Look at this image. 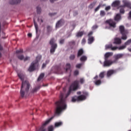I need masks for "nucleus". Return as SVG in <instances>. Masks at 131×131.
Segmentation results:
<instances>
[{
	"instance_id": "obj_1",
	"label": "nucleus",
	"mask_w": 131,
	"mask_h": 131,
	"mask_svg": "<svg viewBox=\"0 0 131 131\" xmlns=\"http://www.w3.org/2000/svg\"><path fill=\"white\" fill-rule=\"evenodd\" d=\"M79 88V81L77 80H75L70 85L66 98H64L63 97V94H61L60 100L55 103V105H56L55 111L56 114L59 115V114L62 112V110H66L67 108V105L66 104V98L68 96H69V95H70V94H71V92H72V91H77Z\"/></svg>"
},
{
	"instance_id": "obj_2",
	"label": "nucleus",
	"mask_w": 131,
	"mask_h": 131,
	"mask_svg": "<svg viewBox=\"0 0 131 131\" xmlns=\"http://www.w3.org/2000/svg\"><path fill=\"white\" fill-rule=\"evenodd\" d=\"M19 78L21 80L22 83L20 88V96L21 98H24L25 94L28 93L29 89H30V83L27 80L24 81L25 78V75L22 73H19L17 74Z\"/></svg>"
},
{
	"instance_id": "obj_3",
	"label": "nucleus",
	"mask_w": 131,
	"mask_h": 131,
	"mask_svg": "<svg viewBox=\"0 0 131 131\" xmlns=\"http://www.w3.org/2000/svg\"><path fill=\"white\" fill-rule=\"evenodd\" d=\"M41 58L42 56L40 55H38L36 57V60L33 61L31 63L30 67L28 69V71H29V72H32V71H34V70H35V69L38 67V66L39 65L38 62H39V61H40Z\"/></svg>"
},
{
	"instance_id": "obj_4",
	"label": "nucleus",
	"mask_w": 131,
	"mask_h": 131,
	"mask_svg": "<svg viewBox=\"0 0 131 131\" xmlns=\"http://www.w3.org/2000/svg\"><path fill=\"white\" fill-rule=\"evenodd\" d=\"M83 95H81L79 96H75L72 97L71 101L73 103H75V102H79L80 101H84L86 99V97L89 96V93L85 91L82 92Z\"/></svg>"
},
{
	"instance_id": "obj_5",
	"label": "nucleus",
	"mask_w": 131,
	"mask_h": 131,
	"mask_svg": "<svg viewBox=\"0 0 131 131\" xmlns=\"http://www.w3.org/2000/svg\"><path fill=\"white\" fill-rule=\"evenodd\" d=\"M55 41H56V40H55L54 38H52L50 41V45L51 46V49L50 50L51 54L55 53V51L58 47L57 43H55Z\"/></svg>"
},
{
	"instance_id": "obj_6",
	"label": "nucleus",
	"mask_w": 131,
	"mask_h": 131,
	"mask_svg": "<svg viewBox=\"0 0 131 131\" xmlns=\"http://www.w3.org/2000/svg\"><path fill=\"white\" fill-rule=\"evenodd\" d=\"M113 63H114L113 61L108 59H104V61L103 62V67H109L111 66Z\"/></svg>"
},
{
	"instance_id": "obj_7",
	"label": "nucleus",
	"mask_w": 131,
	"mask_h": 131,
	"mask_svg": "<svg viewBox=\"0 0 131 131\" xmlns=\"http://www.w3.org/2000/svg\"><path fill=\"white\" fill-rule=\"evenodd\" d=\"M106 23L109 24L110 27H113V28H115L116 27V23H115V21L112 19L106 20Z\"/></svg>"
},
{
	"instance_id": "obj_8",
	"label": "nucleus",
	"mask_w": 131,
	"mask_h": 131,
	"mask_svg": "<svg viewBox=\"0 0 131 131\" xmlns=\"http://www.w3.org/2000/svg\"><path fill=\"white\" fill-rule=\"evenodd\" d=\"M64 23H65V21L63 19H60L56 23V28H60V27L64 25Z\"/></svg>"
},
{
	"instance_id": "obj_9",
	"label": "nucleus",
	"mask_w": 131,
	"mask_h": 131,
	"mask_svg": "<svg viewBox=\"0 0 131 131\" xmlns=\"http://www.w3.org/2000/svg\"><path fill=\"white\" fill-rule=\"evenodd\" d=\"M124 55L123 54H118L117 55H115L114 56V58L115 60H113L114 63H116L117 61H118L119 59H121L122 57H123Z\"/></svg>"
},
{
	"instance_id": "obj_10",
	"label": "nucleus",
	"mask_w": 131,
	"mask_h": 131,
	"mask_svg": "<svg viewBox=\"0 0 131 131\" xmlns=\"http://www.w3.org/2000/svg\"><path fill=\"white\" fill-rule=\"evenodd\" d=\"M98 75H96L95 77L94 78V79L95 80V81H94L95 84L96 85H100L102 83V81L101 79H98Z\"/></svg>"
},
{
	"instance_id": "obj_11",
	"label": "nucleus",
	"mask_w": 131,
	"mask_h": 131,
	"mask_svg": "<svg viewBox=\"0 0 131 131\" xmlns=\"http://www.w3.org/2000/svg\"><path fill=\"white\" fill-rule=\"evenodd\" d=\"M123 8H128V9H131V3L129 2L126 1H123Z\"/></svg>"
},
{
	"instance_id": "obj_12",
	"label": "nucleus",
	"mask_w": 131,
	"mask_h": 131,
	"mask_svg": "<svg viewBox=\"0 0 131 131\" xmlns=\"http://www.w3.org/2000/svg\"><path fill=\"white\" fill-rule=\"evenodd\" d=\"M121 39L118 37H116L114 38V41L113 42V43L115 45H121Z\"/></svg>"
},
{
	"instance_id": "obj_13",
	"label": "nucleus",
	"mask_w": 131,
	"mask_h": 131,
	"mask_svg": "<svg viewBox=\"0 0 131 131\" xmlns=\"http://www.w3.org/2000/svg\"><path fill=\"white\" fill-rule=\"evenodd\" d=\"M119 31L121 34H123L124 33H127V31L124 29V26H120L119 27Z\"/></svg>"
},
{
	"instance_id": "obj_14",
	"label": "nucleus",
	"mask_w": 131,
	"mask_h": 131,
	"mask_svg": "<svg viewBox=\"0 0 131 131\" xmlns=\"http://www.w3.org/2000/svg\"><path fill=\"white\" fill-rule=\"evenodd\" d=\"M115 72H116L115 71L113 70H108L107 72V74H106L107 77H110V76H111V75H113V74H114Z\"/></svg>"
},
{
	"instance_id": "obj_15",
	"label": "nucleus",
	"mask_w": 131,
	"mask_h": 131,
	"mask_svg": "<svg viewBox=\"0 0 131 131\" xmlns=\"http://www.w3.org/2000/svg\"><path fill=\"white\" fill-rule=\"evenodd\" d=\"M21 0H10L9 4L10 5H17V4H20Z\"/></svg>"
},
{
	"instance_id": "obj_16",
	"label": "nucleus",
	"mask_w": 131,
	"mask_h": 131,
	"mask_svg": "<svg viewBox=\"0 0 131 131\" xmlns=\"http://www.w3.org/2000/svg\"><path fill=\"white\" fill-rule=\"evenodd\" d=\"M111 56H113V53L112 52L106 53L104 55V60H108V58H109V57H111Z\"/></svg>"
},
{
	"instance_id": "obj_17",
	"label": "nucleus",
	"mask_w": 131,
	"mask_h": 131,
	"mask_svg": "<svg viewBox=\"0 0 131 131\" xmlns=\"http://www.w3.org/2000/svg\"><path fill=\"white\" fill-rule=\"evenodd\" d=\"M120 5V1H116L113 3L112 4V7H118Z\"/></svg>"
},
{
	"instance_id": "obj_18",
	"label": "nucleus",
	"mask_w": 131,
	"mask_h": 131,
	"mask_svg": "<svg viewBox=\"0 0 131 131\" xmlns=\"http://www.w3.org/2000/svg\"><path fill=\"white\" fill-rule=\"evenodd\" d=\"M121 19V15H120V14H116V15L114 18L115 21L118 22V21L120 20Z\"/></svg>"
},
{
	"instance_id": "obj_19",
	"label": "nucleus",
	"mask_w": 131,
	"mask_h": 131,
	"mask_svg": "<svg viewBox=\"0 0 131 131\" xmlns=\"http://www.w3.org/2000/svg\"><path fill=\"white\" fill-rule=\"evenodd\" d=\"M63 125V122L61 121L56 122L54 124L55 127H60V126H62Z\"/></svg>"
},
{
	"instance_id": "obj_20",
	"label": "nucleus",
	"mask_w": 131,
	"mask_h": 131,
	"mask_svg": "<svg viewBox=\"0 0 131 131\" xmlns=\"http://www.w3.org/2000/svg\"><path fill=\"white\" fill-rule=\"evenodd\" d=\"M83 50L82 49H80V50H79V51H78V53H77V57L78 58V57H80L81 55H83Z\"/></svg>"
},
{
	"instance_id": "obj_21",
	"label": "nucleus",
	"mask_w": 131,
	"mask_h": 131,
	"mask_svg": "<svg viewBox=\"0 0 131 131\" xmlns=\"http://www.w3.org/2000/svg\"><path fill=\"white\" fill-rule=\"evenodd\" d=\"M95 40V39L94 38V37H89L88 39V43L89 45H91L94 42V41Z\"/></svg>"
},
{
	"instance_id": "obj_22",
	"label": "nucleus",
	"mask_w": 131,
	"mask_h": 131,
	"mask_svg": "<svg viewBox=\"0 0 131 131\" xmlns=\"http://www.w3.org/2000/svg\"><path fill=\"white\" fill-rule=\"evenodd\" d=\"M88 60V57L85 55L82 56L80 58V61L81 62H85Z\"/></svg>"
},
{
	"instance_id": "obj_23",
	"label": "nucleus",
	"mask_w": 131,
	"mask_h": 131,
	"mask_svg": "<svg viewBox=\"0 0 131 131\" xmlns=\"http://www.w3.org/2000/svg\"><path fill=\"white\" fill-rule=\"evenodd\" d=\"M121 34H122L121 39H123V40H126V39H127V36L126 35L127 33H124Z\"/></svg>"
},
{
	"instance_id": "obj_24",
	"label": "nucleus",
	"mask_w": 131,
	"mask_h": 131,
	"mask_svg": "<svg viewBox=\"0 0 131 131\" xmlns=\"http://www.w3.org/2000/svg\"><path fill=\"white\" fill-rule=\"evenodd\" d=\"M40 89V86H38L37 87L35 88L34 89H32V93H36Z\"/></svg>"
},
{
	"instance_id": "obj_25",
	"label": "nucleus",
	"mask_w": 131,
	"mask_h": 131,
	"mask_svg": "<svg viewBox=\"0 0 131 131\" xmlns=\"http://www.w3.org/2000/svg\"><path fill=\"white\" fill-rule=\"evenodd\" d=\"M43 77H45V74L41 73L39 75V77L38 78V79H37L38 81H40V80H41V79H42Z\"/></svg>"
},
{
	"instance_id": "obj_26",
	"label": "nucleus",
	"mask_w": 131,
	"mask_h": 131,
	"mask_svg": "<svg viewBox=\"0 0 131 131\" xmlns=\"http://www.w3.org/2000/svg\"><path fill=\"white\" fill-rule=\"evenodd\" d=\"M120 8H121L120 9V13L121 14H124V13L125 12L124 11V7H123V6H120Z\"/></svg>"
},
{
	"instance_id": "obj_27",
	"label": "nucleus",
	"mask_w": 131,
	"mask_h": 131,
	"mask_svg": "<svg viewBox=\"0 0 131 131\" xmlns=\"http://www.w3.org/2000/svg\"><path fill=\"white\" fill-rule=\"evenodd\" d=\"M34 24L36 30V32L37 33V31L38 30V26L37 25V24L36 22H35V20L34 19Z\"/></svg>"
},
{
	"instance_id": "obj_28",
	"label": "nucleus",
	"mask_w": 131,
	"mask_h": 131,
	"mask_svg": "<svg viewBox=\"0 0 131 131\" xmlns=\"http://www.w3.org/2000/svg\"><path fill=\"white\" fill-rule=\"evenodd\" d=\"M96 4H97V2H93L91 3L89 6V9H93V8L96 6Z\"/></svg>"
},
{
	"instance_id": "obj_29",
	"label": "nucleus",
	"mask_w": 131,
	"mask_h": 131,
	"mask_svg": "<svg viewBox=\"0 0 131 131\" xmlns=\"http://www.w3.org/2000/svg\"><path fill=\"white\" fill-rule=\"evenodd\" d=\"M83 33L84 32L81 31V32H79L77 33L76 36L77 37H81V36H82V35H83Z\"/></svg>"
},
{
	"instance_id": "obj_30",
	"label": "nucleus",
	"mask_w": 131,
	"mask_h": 131,
	"mask_svg": "<svg viewBox=\"0 0 131 131\" xmlns=\"http://www.w3.org/2000/svg\"><path fill=\"white\" fill-rule=\"evenodd\" d=\"M70 68H71V65L70 64V63H67L66 66V71H67L70 70Z\"/></svg>"
},
{
	"instance_id": "obj_31",
	"label": "nucleus",
	"mask_w": 131,
	"mask_h": 131,
	"mask_svg": "<svg viewBox=\"0 0 131 131\" xmlns=\"http://www.w3.org/2000/svg\"><path fill=\"white\" fill-rule=\"evenodd\" d=\"M105 72H102L100 73L99 74V77L100 78H104V77H105Z\"/></svg>"
},
{
	"instance_id": "obj_32",
	"label": "nucleus",
	"mask_w": 131,
	"mask_h": 131,
	"mask_svg": "<svg viewBox=\"0 0 131 131\" xmlns=\"http://www.w3.org/2000/svg\"><path fill=\"white\" fill-rule=\"evenodd\" d=\"M131 44V38L129 39L128 40H127L125 43L124 45L125 46H126V47L127 46H129V45Z\"/></svg>"
},
{
	"instance_id": "obj_33",
	"label": "nucleus",
	"mask_w": 131,
	"mask_h": 131,
	"mask_svg": "<svg viewBox=\"0 0 131 131\" xmlns=\"http://www.w3.org/2000/svg\"><path fill=\"white\" fill-rule=\"evenodd\" d=\"M70 60L73 61L74 59H75V55L74 54H71L69 57Z\"/></svg>"
},
{
	"instance_id": "obj_34",
	"label": "nucleus",
	"mask_w": 131,
	"mask_h": 131,
	"mask_svg": "<svg viewBox=\"0 0 131 131\" xmlns=\"http://www.w3.org/2000/svg\"><path fill=\"white\" fill-rule=\"evenodd\" d=\"M126 48V46L124 44V45L118 47V49L119 51H121V50H124Z\"/></svg>"
},
{
	"instance_id": "obj_35",
	"label": "nucleus",
	"mask_w": 131,
	"mask_h": 131,
	"mask_svg": "<svg viewBox=\"0 0 131 131\" xmlns=\"http://www.w3.org/2000/svg\"><path fill=\"white\" fill-rule=\"evenodd\" d=\"M48 131H54V126L50 125L48 127Z\"/></svg>"
},
{
	"instance_id": "obj_36",
	"label": "nucleus",
	"mask_w": 131,
	"mask_h": 131,
	"mask_svg": "<svg viewBox=\"0 0 131 131\" xmlns=\"http://www.w3.org/2000/svg\"><path fill=\"white\" fill-rule=\"evenodd\" d=\"M112 44H110V45H106L105 46V49L106 50H108V49H112Z\"/></svg>"
},
{
	"instance_id": "obj_37",
	"label": "nucleus",
	"mask_w": 131,
	"mask_h": 131,
	"mask_svg": "<svg viewBox=\"0 0 131 131\" xmlns=\"http://www.w3.org/2000/svg\"><path fill=\"white\" fill-rule=\"evenodd\" d=\"M100 15L101 17H104V16H105V15H106V13H105V11H104V10H101L100 11Z\"/></svg>"
},
{
	"instance_id": "obj_38",
	"label": "nucleus",
	"mask_w": 131,
	"mask_h": 131,
	"mask_svg": "<svg viewBox=\"0 0 131 131\" xmlns=\"http://www.w3.org/2000/svg\"><path fill=\"white\" fill-rule=\"evenodd\" d=\"M37 14H40V13H41V8L39 7H37Z\"/></svg>"
},
{
	"instance_id": "obj_39",
	"label": "nucleus",
	"mask_w": 131,
	"mask_h": 131,
	"mask_svg": "<svg viewBox=\"0 0 131 131\" xmlns=\"http://www.w3.org/2000/svg\"><path fill=\"white\" fill-rule=\"evenodd\" d=\"M78 74H79V71L77 70H75L74 72V75L75 76H77V75H78Z\"/></svg>"
},
{
	"instance_id": "obj_40",
	"label": "nucleus",
	"mask_w": 131,
	"mask_h": 131,
	"mask_svg": "<svg viewBox=\"0 0 131 131\" xmlns=\"http://www.w3.org/2000/svg\"><path fill=\"white\" fill-rule=\"evenodd\" d=\"M80 84H83L84 83V79L83 78H81L80 79Z\"/></svg>"
},
{
	"instance_id": "obj_41",
	"label": "nucleus",
	"mask_w": 131,
	"mask_h": 131,
	"mask_svg": "<svg viewBox=\"0 0 131 131\" xmlns=\"http://www.w3.org/2000/svg\"><path fill=\"white\" fill-rule=\"evenodd\" d=\"M101 4H99L97 7H96L95 9V12H98V11H99V10H100V8H101Z\"/></svg>"
},
{
	"instance_id": "obj_42",
	"label": "nucleus",
	"mask_w": 131,
	"mask_h": 131,
	"mask_svg": "<svg viewBox=\"0 0 131 131\" xmlns=\"http://www.w3.org/2000/svg\"><path fill=\"white\" fill-rule=\"evenodd\" d=\"M48 63H49V61H46V63H44L42 64V69H43V68H46L47 66V64H48Z\"/></svg>"
},
{
	"instance_id": "obj_43",
	"label": "nucleus",
	"mask_w": 131,
	"mask_h": 131,
	"mask_svg": "<svg viewBox=\"0 0 131 131\" xmlns=\"http://www.w3.org/2000/svg\"><path fill=\"white\" fill-rule=\"evenodd\" d=\"M17 57L18 58V59H19V60H24V56H23V55H18L17 56Z\"/></svg>"
},
{
	"instance_id": "obj_44",
	"label": "nucleus",
	"mask_w": 131,
	"mask_h": 131,
	"mask_svg": "<svg viewBox=\"0 0 131 131\" xmlns=\"http://www.w3.org/2000/svg\"><path fill=\"white\" fill-rule=\"evenodd\" d=\"M82 66V63H79L76 64V68H80Z\"/></svg>"
},
{
	"instance_id": "obj_45",
	"label": "nucleus",
	"mask_w": 131,
	"mask_h": 131,
	"mask_svg": "<svg viewBox=\"0 0 131 131\" xmlns=\"http://www.w3.org/2000/svg\"><path fill=\"white\" fill-rule=\"evenodd\" d=\"M16 54H20L21 53H23V50L20 49L19 50H16Z\"/></svg>"
},
{
	"instance_id": "obj_46",
	"label": "nucleus",
	"mask_w": 131,
	"mask_h": 131,
	"mask_svg": "<svg viewBox=\"0 0 131 131\" xmlns=\"http://www.w3.org/2000/svg\"><path fill=\"white\" fill-rule=\"evenodd\" d=\"M118 49V47H113V46L112 47V51H116V50Z\"/></svg>"
},
{
	"instance_id": "obj_47",
	"label": "nucleus",
	"mask_w": 131,
	"mask_h": 131,
	"mask_svg": "<svg viewBox=\"0 0 131 131\" xmlns=\"http://www.w3.org/2000/svg\"><path fill=\"white\" fill-rule=\"evenodd\" d=\"M64 41H65L64 39H61L59 41V43H60V45H63V43H64Z\"/></svg>"
},
{
	"instance_id": "obj_48",
	"label": "nucleus",
	"mask_w": 131,
	"mask_h": 131,
	"mask_svg": "<svg viewBox=\"0 0 131 131\" xmlns=\"http://www.w3.org/2000/svg\"><path fill=\"white\" fill-rule=\"evenodd\" d=\"M98 28V26L97 25H94L92 27V30H95V29H97Z\"/></svg>"
},
{
	"instance_id": "obj_49",
	"label": "nucleus",
	"mask_w": 131,
	"mask_h": 131,
	"mask_svg": "<svg viewBox=\"0 0 131 131\" xmlns=\"http://www.w3.org/2000/svg\"><path fill=\"white\" fill-rule=\"evenodd\" d=\"M86 41L85 40V38H83L81 41L82 45H84V43H85Z\"/></svg>"
},
{
	"instance_id": "obj_50",
	"label": "nucleus",
	"mask_w": 131,
	"mask_h": 131,
	"mask_svg": "<svg viewBox=\"0 0 131 131\" xmlns=\"http://www.w3.org/2000/svg\"><path fill=\"white\" fill-rule=\"evenodd\" d=\"M110 9H111V7L110 6H107L106 7H105V11H109V10H110Z\"/></svg>"
},
{
	"instance_id": "obj_51",
	"label": "nucleus",
	"mask_w": 131,
	"mask_h": 131,
	"mask_svg": "<svg viewBox=\"0 0 131 131\" xmlns=\"http://www.w3.org/2000/svg\"><path fill=\"white\" fill-rule=\"evenodd\" d=\"M38 22H41V23H43V20H42V19H40L39 17L38 18Z\"/></svg>"
},
{
	"instance_id": "obj_52",
	"label": "nucleus",
	"mask_w": 131,
	"mask_h": 131,
	"mask_svg": "<svg viewBox=\"0 0 131 131\" xmlns=\"http://www.w3.org/2000/svg\"><path fill=\"white\" fill-rule=\"evenodd\" d=\"M91 35H93V31H91L89 33V34H88L89 37H91Z\"/></svg>"
},
{
	"instance_id": "obj_53",
	"label": "nucleus",
	"mask_w": 131,
	"mask_h": 131,
	"mask_svg": "<svg viewBox=\"0 0 131 131\" xmlns=\"http://www.w3.org/2000/svg\"><path fill=\"white\" fill-rule=\"evenodd\" d=\"M57 13H49V16H51V17H52V16H55V15H56Z\"/></svg>"
},
{
	"instance_id": "obj_54",
	"label": "nucleus",
	"mask_w": 131,
	"mask_h": 131,
	"mask_svg": "<svg viewBox=\"0 0 131 131\" xmlns=\"http://www.w3.org/2000/svg\"><path fill=\"white\" fill-rule=\"evenodd\" d=\"M24 61H27V60H29V57H26L25 58H24Z\"/></svg>"
},
{
	"instance_id": "obj_55",
	"label": "nucleus",
	"mask_w": 131,
	"mask_h": 131,
	"mask_svg": "<svg viewBox=\"0 0 131 131\" xmlns=\"http://www.w3.org/2000/svg\"><path fill=\"white\" fill-rule=\"evenodd\" d=\"M128 19H131V11L129 13V16L128 17Z\"/></svg>"
},
{
	"instance_id": "obj_56",
	"label": "nucleus",
	"mask_w": 131,
	"mask_h": 131,
	"mask_svg": "<svg viewBox=\"0 0 131 131\" xmlns=\"http://www.w3.org/2000/svg\"><path fill=\"white\" fill-rule=\"evenodd\" d=\"M50 29H51V27L50 26H47V31L49 32Z\"/></svg>"
},
{
	"instance_id": "obj_57",
	"label": "nucleus",
	"mask_w": 131,
	"mask_h": 131,
	"mask_svg": "<svg viewBox=\"0 0 131 131\" xmlns=\"http://www.w3.org/2000/svg\"><path fill=\"white\" fill-rule=\"evenodd\" d=\"M69 43L70 45H71V44L72 45H74V43H75V42L74 41H72L70 42Z\"/></svg>"
},
{
	"instance_id": "obj_58",
	"label": "nucleus",
	"mask_w": 131,
	"mask_h": 131,
	"mask_svg": "<svg viewBox=\"0 0 131 131\" xmlns=\"http://www.w3.org/2000/svg\"><path fill=\"white\" fill-rule=\"evenodd\" d=\"M4 50V48H3V46L0 44V51H3Z\"/></svg>"
},
{
	"instance_id": "obj_59",
	"label": "nucleus",
	"mask_w": 131,
	"mask_h": 131,
	"mask_svg": "<svg viewBox=\"0 0 131 131\" xmlns=\"http://www.w3.org/2000/svg\"><path fill=\"white\" fill-rule=\"evenodd\" d=\"M28 36L29 37H31V36H32V34H31V33H29V34H28Z\"/></svg>"
},
{
	"instance_id": "obj_60",
	"label": "nucleus",
	"mask_w": 131,
	"mask_h": 131,
	"mask_svg": "<svg viewBox=\"0 0 131 131\" xmlns=\"http://www.w3.org/2000/svg\"><path fill=\"white\" fill-rule=\"evenodd\" d=\"M77 95H81V92L79 91L77 93Z\"/></svg>"
},
{
	"instance_id": "obj_61",
	"label": "nucleus",
	"mask_w": 131,
	"mask_h": 131,
	"mask_svg": "<svg viewBox=\"0 0 131 131\" xmlns=\"http://www.w3.org/2000/svg\"><path fill=\"white\" fill-rule=\"evenodd\" d=\"M55 1H56V0H50L51 3H54V2H55Z\"/></svg>"
},
{
	"instance_id": "obj_62",
	"label": "nucleus",
	"mask_w": 131,
	"mask_h": 131,
	"mask_svg": "<svg viewBox=\"0 0 131 131\" xmlns=\"http://www.w3.org/2000/svg\"><path fill=\"white\" fill-rule=\"evenodd\" d=\"M128 51H129V52H131V48L128 49Z\"/></svg>"
},
{
	"instance_id": "obj_63",
	"label": "nucleus",
	"mask_w": 131,
	"mask_h": 131,
	"mask_svg": "<svg viewBox=\"0 0 131 131\" xmlns=\"http://www.w3.org/2000/svg\"><path fill=\"white\" fill-rule=\"evenodd\" d=\"M42 2H46L47 0H41Z\"/></svg>"
},
{
	"instance_id": "obj_64",
	"label": "nucleus",
	"mask_w": 131,
	"mask_h": 131,
	"mask_svg": "<svg viewBox=\"0 0 131 131\" xmlns=\"http://www.w3.org/2000/svg\"><path fill=\"white\" fill-rule=\"evenodd\" d=\"M2 57V53L0 52V57Z\"/></svg>"
}]
</instances>
